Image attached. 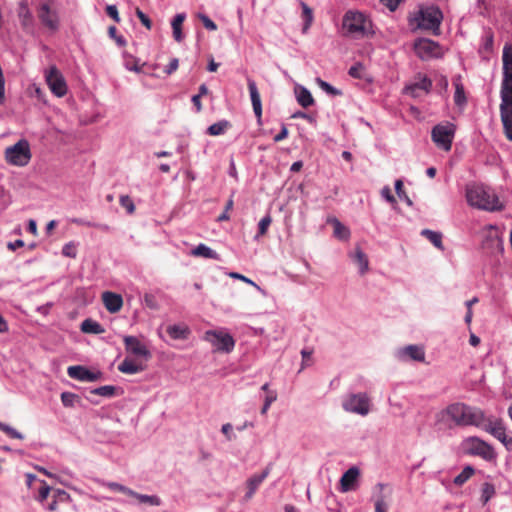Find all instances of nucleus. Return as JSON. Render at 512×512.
Here are the masks:
<instances>
[{
	"mask_svg": "<svg viewBox=\"0 0 512 512\" xmlns=\"http://www.w3.org/2000/svg\"><path fill=\"white\" fill-rule=\"evenodd\" d=\"M269 473L270 468L266 467L261 473L254 474L250 478H248L246 482L248 490L244 496L245 501H248L253 497L259 486L268 477Z\"/></svg>",
	"mask_w": 512,
	"mask_h": 512,
	"instance_id": "22",
	"label": "nucleus"
},
{
	"mask_svg": "<svg viewBox=\"0 0 512 512\" xmlns=\"http://www.w3.org/2000/svg\"><path fill=\"white\" fill-rule=\"evenodd\" d=\"M62 254L67 257L75 258L76 252L74 250V247L71 243H67L62 248Z\"/></svg>",
	"mask_w": 512,
	"mask_h": 512,
	"instance_id": "63",
	"label": "nucleus"
},
{
	"mask_svg": "<svg viewBox=\"0 0 512 512\" xmlns=\"http://www.w3.org/2000/svg\"><path fill=\"white\" fill-rule=\"evenodd\" d=\"M167 333L174 340H186L190 335V329L185 324H173L167 327Z\"/></svg>",
	"mask_w": 512,
	"mask_h": 512,
	"instance_id": "27",
	"label": "nucleus"
},
{
	"mask_svg": "<svg viewBox=\"0 0 512 512\" xmlns=\"http://www.w3.org/2000/svg\"><path fill=\"white\" fill-rule=\"evenodd\" d=\"M198 18L201 20V22H202L203 26H204L207 30H209V31H215V30H217V25H216V23H215L212 19H210L206 14H202V13H200V14L198 15Z\"/></svg>",
	"mask_w": 512,
	"mask_h": 512,
	"instance_id": "53",
	"label": "nucleus"
},
{
	"mask_svg": "<svg viewBox=\"0 0 512 512\" xmlns=\"http://www.w3.org/2000/svg\"><path fill=\"white\" fill-rule=\"evenodd\" d=\"M102 301L105 308L110 313L118 312L123 305V299L121 295L116 294L114 292L106 291L102 294Z\"/></svg>",
	"mask_w": 512,
	"mask_h": 512,
	"instance_id": "24",
	"label": "nucleus"
},
{
	"mask_svg": "<svg viewBox=\"0 0 512 512\" xmlns=\"http://www.w3.org/2000/svg\"><path fill=\"white\" fill-rule=\"evenodd\" d=\"M116 33H117V29H116V27H115V26H110V27L108 28V34H109V36H110L111 38L115 39V40H116V42H117V44H118L119 46H121V47H122V46H124V45L126 44V40L124 39V37H123V36H117V34H116Z\"/></svg>",
	"mask_w": 512,
	"mask_h": 512,
	"instance_id": "57",
	"label": "nucleus"
},
{
	"mask_svg": "<svg viewBox=\"0 0 512 512\" xmlns=\"http://www.w3.org/2000/svg\"><path fill=\"white\" fill-rule=\"evenodd\" d=\"M508 451H512V436L508 433L499 440Z\"/></svg>",
	"mask_w": 512,
	"mask_h": 512,
	"instance_id": "64",
	"label": "nucleus"
},
{
	"mask_svg": "<svg viewBox=\"0 0 512 512\" xmlns=\"http://www.w3.org/2000/svg\"><path fill=\"white\" fill-rule=\"evenodd\" d=\"M433 88L432 80L424 74L418 73L415 80L403 87L402 93L414 99L421 98L431 93Z\"/></svg>",
	"mask_w": 512,
	"mask_h": 512,
	"instance_id": "12",
	"label": "nucleus"
},
{
	"mask_svg": "<svg viewBox=\"0 0 512 512\" xmlns=\"http://www.w3.org/2000/svg\"><path fill=\"white\" fill-rule=\"evenodd\" d=\"M494 45V35L491 29L484 32L481 38V49L485 52H492Z\"/></svg>",
	"mask_w": 512,
	"mask_h": 512,
	"instance_id": "43",
	"label": "nucleus"
},
{
	"mask_svg": "<svg viewBox=\"0 0 512 512\" xmlns=\"http://www.w3.org/2000/svg\"><path fill=\"white\" fill-rule=\"evenodd\" d=\"M359 475L360 470L356 466H352L345 471L340 479V492L346 493L354 490L356 488Z\"/></svg>",
	"mask_w": 512,
	"mask_h": 512,
	"instance_id": "20",
	"label": "nucleus"
},
{
	"mask_svg": "<svg viewBox=\"0 0 512 512\" xmlns=\"http://www.w3.org/2000/svg\"><path fill=\"white\" fill-rule=\"evenodd\" d=\"M107 15L110 16L115 22L120 21L118 9L115 5H108L106 8Z\"/></svg>",
	"mask_w": 512,
	"mask_h": 512,
	"instance_id": "62",
	"label": "nucleus"
},
{
	"mask_svg": "<svg viewBox=\"0 0 512 512\" xmlns=\"http://www.w3.org/2000/svg\"><path fill=\"white\" fill-rule=\"evenodd\" d=\"M479 429L491 434L497 440H500L503 436L507 434L506 427L502 419L495 417L493 415L487 416L485 414L482 421V426H480Z\"/></svg>",
	"mask_w": 512,
	"mask_h": 512,
	"instance_id": "14",
	"label": "nucleus"
},
{
	"mask_svg": "<svg viewBox=\"0 0 512 512\" xmlns=\"http://www.w3.org/2000/svg\"><path fill=\"white\" fill-rule=\"evenodd\" d=\"M397 356L401 360H414L418 362L425 360V352L423 348L418 345H408L399 349Z\"/></svg>",
	"mask_w": 512,
	"mask_h": 512,
	"instance_id": "21",
	"label": "nucleus"
},
{
	"mask_svg": "<svg viewBox=\"0 0 512 512\" xmlns=\"http://www.w3.org/2000/svg\"><path fill=\"white\" fill-rule=\"evenodd\" d=\"M342 407L346 412L366 416L370 412L371 400L367 393H350L344 397Z\"/></svg>",
	"mask_w": 512,
	"mask_h": 512,
	"instance_id": "10",
	"label": "nucleus"
},
{
	"mask_svg": "<svg viewBox=\"0 0 512 512\" xmlns=\"http://www.w3.org/2000/svg\"><path fill=\"white\" fill-rule=\"evenodd\" d=\"M353 259L359 266V273L361 275L365 274L369 269V261L366 254L362 251L361 248H357L355 250Z\"/></svg>",
	"mask_w": 512,
	"mask_h": 512,
	"instance_id": "36",
	"label": "nucleus"
},
{
	"mask_svg": "<svg viewBox=\"0 0 512 512\" xmlns=\"http://www.w3.org/2000/svg\"><path fill=\"white\" fill-rule=\"evenodd\" d=\"M233 427L230 423H226L222 425L221 431L226 436L228 441H231L235 438V434L232 432Z\"/></svg>",
	"mask_w": 512,
	"mask_h": 512,
	"instance_id": "61",
	"label": "nucleus"
},
{
	"mask_svg": "<svg viewBox=\"0 0 512 512\" xmlns=\"http://www.w3.org/2000/svg\"><path fill=\"white\" fill-rule=\"evenodd\" d=\"M345 35L361 39L375 34L370 18L360 11L348 10L342 20Z\"/></svg>",
	"mask_w": 512,
	"mask_h": 512,
	"instance_id": "2",
	"label": "nucleus"
},
{
	"mask_svg": "<svg viewBox=\"0 0 512 512\" xmlns=\"http://www.w3.org/2000/svg\"><path fill=\"white\" fill-rule=\"evenodd\" d=\"M395 192L401 200H403L407 203L408 206H412L413 203H412L411 199L408 197V195L406 194V192L404 191L403 182L400 179L395 181Z\"/></svg>",
	"mask_w": 512,
	"mask_h": 512,
	"instance_id": "47",
	"label": "nucleus"
},
{
	"mask_svg": "<svg viewBox=\"0 0 512 512\" xmlns=\"http://www.w3.org/2000/svg\"><path fill=\"white\" fill-rule=\"evenodd\" d=\"M108 487L113 490V491H117V492H121V493H124L126 495H129V496H132L133 494V490L120 484V483H117V482H110L108 483Z\"/></svg>",
	"mask_w": 512,
	"mask_h": 512,
	"instance_id": "54",
	"label": "nucleus"
},
{
	"mask_svg": "<svg viewBox=\"0 0 512 512\" xmlns=\"http://www.w3.org/2000/svg\"><path fill=\"white\" fill-rule=\"evenodd\" d=\"M479 429L491 434L497 440H500L503 436L507 434L506 427L502 419L495 417L493 415L487 416L485 414L482 421V426H480Z\"/></svg>",
	"mask_w": 512,
	"mask_h": 512,
	"instance_id": "15",
	"label": "nucleus"
},
{
	"mask_svg": "<svg viewBox=\"0 0 512 512\" xmlns=\"http://www.w3.org/2000/svg\"><path fill=\"white\" fill-rule=\"evenodd\" d=\"M443 20V13L438 6L431 5L420 7L410 18L409 24L421 30H430L434 35L440 34V25Z\"/></svg>",
	"mask_w": 512,
	"mask_h": 512,
	"instance_id": "4",
	"label": "nucleus"
},
{
	"mask_svg": "<svg viewBox=\"0 0 512 512\" xmlns=\"http://www.w3.org/2000/svg\"><path fill=\"white\" fill-rule=\"evenodd\" d=\"M334 226V236L340 240H348L350 238V230L344 226L337 218L333 217L328 220Z\"/></svg>",
	"mask_w": 512,
	"mask_h": 512,
	"instance_id": "35",
	"label": "nucleus"
},
{
	"mask_svg": "<svg viewBox=\"0 0 512 512\" xmlns=\"http://www.w3.org/2000/svg\"><path fill=\"white\" fill-rule=\"evenodd\" d=\"M50 490H51L50 486H48L45 481H42V487L39 489V493L37 496L38 502L43 504L44 501L48 498Z\"/></svg>",
	"mask_w": 512,
	"mask_h": 512,
	"instance_id": "56",
	"label": "nucleus"
},
{
	"mask_svg": "<svg viewBox=\"0 0 512 512\" xmlns=\"http://www.w3.org/2000/svg\"><path fill=\"white\" fill-rule=\"evenodd\" d=\"M502 68L512 67V45L505 43L502 51Z\"/></svg>",
	"mask_w": 512,
	"mask_h": 512,
	"instance_id": "45",
	"label": "nucleus"
},
{
	"mask_svg": "<svg viewBox=\"0 0 512 512\" xmlns=\"http://www.w3.org/2000/svg\"><path fill=\"white\" fill-rule=\"evenodd\" d=\"M231 126L228 120H220L216 123H213L207 128V134L211 136H219L226 132V130Z\"/></svg>",
	"mask_w": 512,
	"mask_h": 512,
	"instance_id": "37",
	"label": "nucleus"
},
{
	"mask_svg": "<svg viewBox=\"0 0 512 512\" xmlns=\"http://www.w3.org/2000/svg\"><path fill=\"white\" fill-rule=\"evenodd\" d=\"M461 450L465 455L478 456L487 462L495 461L497 453L492 445L477 436H470L461 442Z\"/></svg>",
	"mask_w": 512,
	"mask_h": 512,
	"instance_id": "5",
	"label": "nucleus"
},
{
	"mask_svg": "<svg viewBox=\"0 0 512 512\" xmlns=\"http://www.w3.org/2000/svg\"><path fill=\"white\" fill-rule=\"evenodd\" d=\"M118 370L125 374H136L143 370V366L137 364L135 361L125 358L118 366Z\"/></svg>",
	"mask_w": 512,
	"mask_h": 512,
	"instance_id": "34",
	"label": "nucleus"
},
{
	"mask_svg": "<svg viewBox=\"0 0 512 512\" xmlns=\"http://www.w3.org/2000/svg\"><path fill=\"white\" fill-rule=\"evenodd\" d=\"M385 487L386 485L383 483H377L374 487L371 500L374 503L375 512H388L390 508V495L383 492Z\"/></svg>",
	"mask_w": 512,
	"mask_h": 512,
	"instance_id": "18",
	"label": "nucleus"
},
{
	"mask_svg": "<svg viewBox=\"0 0 512 512\" xmlns=\"http://www.w3.org/2000/svg\"><path fill=\"white\" fill-rule=\"evenodd\" d=\"M381 196H382L383 199H385L389 203H395L396 202L395 197L393 196L389 186H384L381 189Z\"/></svg>",
	"mask_w": 512,
	"mask_h": 512,
	"instance_id": "59",
	"label": "nucleus"
},
{
	"mask_svg": "<svg viewBox=\"0 0 512 512\" xmlns=\"http://www.w3.org/2000/svg\"><path fill=\"white\" fill-rule=\"evenodd\" d=\"M32 154L29 142L25 139L19 140L16 144L9 146L5 150V159L7 163L24 167L31 160Z\"/></svg>",
	"mask_w": 512,
	"mask_h": 512,
	"instance_id": "9",
	"label": "nucleus"
},
{
	"mask_svg": "<svg viewBox=\"0 0 512 512\" xmlns=\"http://www.w3.org/2000/svg\"><path fill=\"white\" fill-rule=\"evenodd\" d=\"M204 340L212 345L214 352L229 354L235 348V340L226 329L208 330L204 334Z\"/></svg>",
	"mask_w": 512,
	"mask_h": 512,
	"instance_id": "8",
	"label": "nucleus"
},
{
	"mask_svg": "<svg viewBox=\"0 0 512 512\" xmlns=\"http://www.w3.org/2000/svg\"><path fill=\"white\" fill-rule=\"evenodd\" d=\"M120 205L127 211L128 214H133L135 205L128 195H121L119 199Z\"/></svg>",
	"mask_w": 512,
	"mask_h": 512,
	"instance_id": "50",
	"label": "nucleus"
},
{
	"mask_svg": "<svg viewBox=\"0 0 512 512\" xmlns=\"http://www.w3.org/2000/svg\"><path fill=\"white\" fill-rule=\"evenodd\" d=\"M456 133V125L445 121L436 124L431 130V139L440 149L448 152L452 148V143Z\"/></svg>",
	"mask_w": 512,
	"mask_h": 512,
	"instance_id": "7",
	"label": "nucleus"
},
{
	"mask_svg": "<svg viewBox=\"0 0 512 512\" xmlns=\"http://www.w3.org/2000/svg\"><path fill=\"white\" fill-rule=\"evenodd\" d=\"M125 349L128 353L133 354L137 357H143L145 359L151 356L150 351L137 337L135 336H124Z\"/></svg>",
	"mask_w": 512,
	"mask_h": 512,
	"instance_id": "19",
	"label": "nucleus"
},
{
	"mask_svg": "<svg viewBox=\"0 0 512 512\" xmlns=\"http://www.w3.org/2000/svg\"><path fill=\"white\" fill-rule=\"evenodd\" d=\"M78 399L79 397L72 392L66 391L61 393V402L64 407H73Z\"/></svg>",
	"mask_w": 512,
	"mask_h": 512,
	"instance_id": "49",
	"label": "nucleus"
},
{
	"mask_svg": "<svg viewBox=\"0 0 512 512\" xmlns=\"http://www.w3.org/2000/svg\"><path fill=\"white\" fill-rule=\"evenodd\" d=\"M46 82L51 92L57 97H63L67 93V84L59 70L52 66L46 74Z\"/></svg>",
	"mask_w": 512,
	"mask_h": 512,
	"instance_id": "13",
	"label": "nucleus"
},
{
	"mask_svg": "<svg viewBox=\"0 0 512 512\" xmlns=\"http://www.w3.org/2000/svg\"><path fill=\"white\" fill-rule=\"evenodd\" d=\"M316 83L321 90H323L330 96H340L342 94L341 90L337 89L336 87L332 86L330 83L324 81L319 77L316 78Z\"/></svg>",
	"mask_w": 512,
	"mask_h": 512,
	"instance_id": "44",
	"label": "nucleus"
},
{
	"mask_svg": "<svg viewBox=\"0 0 512 512\" xmlns=\"http://www.w3.org/2000/svg\"><path fill=\"white\" fill-rule=\"evenodd\" d=\"M0 430L6 433L9 437L15 438V439H23L24 436L22 433L17 431L15 428L11 427L10 425L3 423L0 421Z\"/></svg>",
	"mask_w": 512,
	"mask_h": 512,
	"instance_id": "48",
	"label": "nucleus"
},
{
	"mask_svg": "<svg viewBox=\"0 0 512 512\" xmlns=\"http://www.w3.org/2000/svg\"><path fill=\"white\" fill-rule=\"evenodd\" d=\"M495 487L490 482H484L481 487V502L483 505L487 504L490 499L495 495Z\"/></svg>",
	"mask_w": 512,
	"mask_h": 512,
	"instance_id": "41",
	"label": "nucleus"
},
{
	"mask_svg": "<svg viewBox=\"0 0 512 512\" xmlns=\"http://www.w3.org/2000/svg\"><path fill=\"white\" fill-rule=\"evenodd\" d=\"M277 399V394L275 391H271L269 392L266 397H265V400H264V404L261 408V414L262 415H265L268 411V409L270 408L271 404L276 401Z\"/></svg>",
	"mask_w": 512,
	"mask_h": 512,
	"instance_id": "52",
	"label": "nucleus"
},
{
	"mask_svg": "<svg viewBox=\"0 0 512 512\" xmlns=\"http://www.w3.org/2000/svg\"><path fill=\"white\" fill-rule=\"evenodd\" d=\"M55 4L56 0H42L36 7L40 23L51 32L58 31L61 25L60 12L55 7Z\"/></svg>",
	"mask_w": 512,
	"mask_h": 512,
	"instance_id": "6",
	"label": "nucleus"
},
{
	"mask_svg": "<svg viewBox=\"0 0 512 512\" xmlns=\"http://www.w3.org/2000/svg\"><path fill=\"white\" fill-rule=\"evenodd\" d=\"M500 98V116L504 129V134L508 140L512 141V97Z\"/></svg>",
	"mask_w": 512,
	"mask_h": 512,
	"instance_id": "16",
	"label": "nucleus"
},
{
	"mask_svg": "<svg viewBox=\"0 0 512 512\" xmlns=\"http://www.w3.org/2000/svg\"><path fill=\"white\" fill-rule=\"evenodd\" d=\"M18 17H19L20 23L23 28H28V27L33 26V23H34L33 15L25 2H22L20 4V8L18 11Z\"/></svg>",
	"mask_w": 512,
	"mask_h": 512,
	"instance_id": "33",
	"label": "nucleus"
},
{
	"mask_svg": "<svg viewBox=\"0 0 512 512\" xmlns=\"http://www.w3.org/2000/svg\"><path fill=\"white\" fill-rule=\"evenodd\" d=\"M191 254L193 256L203 257L206 259H214V260L219 259V254L215 250H213L212 248H210L209 246H207L203 243H200L199 245H197L192 250Z\"/></svg>",
	"mask_w": 512,
	"mask_h": 512,
	"instance_id": "32",
	"label": "nucleus"
},
{
	"mask_svg": "<svg viewBox=\"0 0 512 512\" xmlns=\"http://www.w3.org/2000/svg\"><path fill=\"white\" fill-rule=\"evenodd\" d=\"M296 98L299 105L303 108H308L314 104V99L311 92L304 86H297L295 88Z\"/></svg>",
	"mask_w": 512,
	"mask_h": 512,
	"instance_id": "28",
	"label": "nucleus"
},
{
	"mask_svg": "<svg viewBox=\"0 0 512 512\" xmlns=\"http://www.w3.org/2000/svg\"><path fill=\"white\" fill-rule=\"evenodd\" d=\"M447 416L457 426H482L485 412L477 407H472L464 403H453L445 410Z\"/></svg>",
	"mask_w": 512,
	"mask_h": 512,
	"instance_id": "3",
	"label": "nucleus"
},
{
	"mask_svg": "<svg viewBox=\"0 0 512 512\" xmlns=\"http://www.w3.org/2000/svg\"><path fill=\"white\" fill-rule=\"evenodd\" d=\"M465 196L470 206L481 210L499 211L503 208L496 193L482 184H468Z\"/></svg>",
	"mask_w": 512,
	"mask_h": 512,
	"instance_id": "1",
	"label": "nucleus"
},
{
	"mask_svg": "<svg viewBox=\"0 0 512 512\" xmlns=\"http://www.w3.org/2000/svg\"><path fill=\"white\" fill-rule=\"evenodd\" d=\"M299 5L302 8V33L306 34L314 21V15L312 9L304 1L300 0Z\"/></svg>",
	"mask_w": 512,
	"mask_h": 512,
	"instance_id": "31",
	"label": "nucleus"
},
{
	"mask_svg": "<svg viewBox=\"0 0 512 512\" xmlns=\"http://www.w3.org/2000/svg\"><path fill=\"white\" fill-rule=\"evenodd\" d=\"M185 19H186L185 13H178L174 16V18L171 21L173 38L177 42H181L184 38V35L182 33V24Z\"/></svg>",
	"mask_w": 512,
	"mask_h": 512,
	"instance_id": "29",
	"label": "nucleus"
},
{
	"mask_svg": "<svg viewBox=\"0 0 512 512\" xmlns=\"http://www.w3.org/2000/svg\"><path fill=\"white\" fill-rule=\"evenodd\" d=\"M136 15L139 18L140 22L147 28L151 29L152 22L150 18L139 8L136 9Z\"/></svg>",
	"mask_w": 512,
	"mask_h": 512,
	"instance_id": "58",
	"label": "nucleus"
},
{
	"mask_svg": "<svg viewBox=\"0 0 512 512\" xmlns=\"http://www.w3.org/2000/svg\"><path fill=\"white\" fill-rule=\"evenodd\" d=\"M364 69V66L362 63L357 62L356 64L352 65L349 70L348 74L354 79H363L362 71Z\"/></svg>",
	"mask_w": 512,
	"mask_h": 512,
	"instance_id": "51",
	"label": "nucleus"
},
{
	"mask_svg": "<svg viewBox=\"0 0 512 512\" xmlns=\"http://www.w3.org/2000/svg\"><path fill=\"white\" fill-rule=\"evenodd\" d=\"M132 497L136 498L141 503H147L151 506H160L162 504L161 498L157 495H146L133 491Z\"/></svg>",
	"mask_w": 512,
	"mask_h": 512,
	"instance_id": "40",
	"label": "nucleus"
},
{
	"mask_svg": "<svg viewBox=\"0 0 512 512\" xmlns=\"http://www.w3.org/2000/svg\"><path fill=\"white\" fill-rule=\"evenodd\" d=\"M67 374L73 379L86 382L97 381L102 376L100 371L93 372L81 365L69 366L67 369Z\"/></svg>",
	"mask_w": 512,
	"mask_h": 512,
	"instance_id": "17",
	"label": "nucleus"
},
{
	"mask_svg": "<svg viewBox=\"0 0 512 512\" xmlns=\"http://www.w3.org/2000/svg\"><path fill=\"white\" fill-rule=\"evenodd\" d=\"M178 66H179V60L177 58H172L170 60L169 64L165 67L164 72L167 75H170L178 69Z\"/></svg>",
	"mask_w": 512,
	"mask_h": 512,
	"instance_id": "60",
	"label": "nucleus"
},
{
	"mask_svg": "<svg viewBox=\"0 0 512 512\" xmlns=\"http://www.w3.org/2000/svg\"><path fill=\"white\" fill-rule=\"evenodd\" d=\"M80 329L83 333L95 334V335L102 334L105 332V329L103 328V326L99 322H97L91 318L85 319L81 323Z\"/></svg>",
	"mask_w": 512,
	"mask_h": 512,
	"instance_id": "30",
	"label": "nucleus"
},
{
	"mask_svg": "<svg viewBox=\"0 0 512 512\" xmlns=\"http://www.w3.org/2000/svg\"><path fill=\"white\" fill-rule=\"evenodd\" d=\"M500 97H512V67L502 68Z\"/></svg>",
	"mask_w": 512,
	"mask_h": 512,
	"instance_id": "26",
	"label": "nucleus"
},
{
	"mask_svg": "<svg viewBox=\"0 0 512 512\" xmlns=\"http://www.w3.org/2000/svg\"><path fill=\"white\" fill-rule=\"evenodd\" d=\"M233 198L232 196L227 200L224 211L218 216L217 221H227L229 220V214L228 212L233 208Z\"/></svg>",
	"mask_w": 512,
	"mask_h": 512,
	"instance_id": "55",
	"label": "nucleus"
},
{
	"mask_svg": "<svg viewBox=\"0 0 512 512\" xmlns=\"http://www.w3.org/2000/svg\"><path fill=\"white\" fill-rule=\"evenodd\" d=\"M414 52L423 61L442 58L443 52L438 42L420 38L414 43Z\"/></svg>",
	"mask_w": 512,
	"mask_h": 512,
	"instance_id": "11",
	"label": "nucleus"
},
{
	"mask_svg": "<svg viewBox=\"0 0 512 512\" xmlns=\"http://www.w3.org/2000/svg\"><path fill=\"white\" fill-rule=\"evenodd\" d=\"M118 390L119 388L114 385H105L92 389L91 393L105 398H112L117 394Z\"/></svg>",
	"mask_w": 512,
	"mask_h": 512,
	"instance_id": "39",
	"label": "nucleus"
},
{
	"mask_svg": "<svg viewBox=\"0 0 512 512\" xmlns=\"http://www.w3.org/2000/svg\"><path fill=\"white\" fill-rule=\"evenodd\" d=\"M452 82L455 87L454 103L457 107L463 108L467 104V97H466L464 85L462 83V76L460 74L455 75L453 77Z\"/></svg>",
	"mask_w": 512,
	"mask_h": 512,
	"instance_id": "25",
	"label": "nucleus"
},
{
	"mask_svg": "<svg viewBox=\"0 0 512 512\" xmlns=\"http://www.w3.org/2000/svg\"><path fill=\"white\" fill-rule=\"evenodd\" d=\"M271 222H272V218L269 214H267L261 218V220L258 223V233L255 236V239H257L259 236L266 234Z\"/></svg>",
	"mask_w": 512,
	"mask_h": 512,
	"instance_id": "46",
	"label": "nucleus"
},
{
	"mask_svg": "<svg viewBox=\"0 0 512 512\" xmlns=\"http://www.w3.org/2000/svg\"><path fill=\"white\" fill-rule=\"evenodd\" d=\"M475 470L472 466L467 465L463 470L454 478L453 483L457 486H462L473 474Z\"/></svg>",
	"mask_w": 512,
	"mask_h": 512,
	"instance_id": "42",
	"label": "nucleus"
},
{
	"mask_svg": "<svg viewBox=\"0 0 512 512\" xmlns=\"http://www.w3.org/2000/svg\"><path fill=\"white\" fill-rule=\"evenodd\" d=\"M247 85H248V90H249L254 114L257 117L258 122H260L261 117H262V103H261V97H260L256 82L253 79L248 78Z\"/></svg>",
	"mask_w": 512,
	"mask_h": 512,
	"instance_id": "23",
	"label": "nucleus"
},
{
	"mask_svg": "<svg viewBox=\"0 0 512 512\" xmlns=\"http://www.w3.org/2000/svg\"><path fill=\"white\" fill-rule=\"evenodd\" d=\"M427 238L436 248L443 250L442 234L430 229H423L420 233Z\"/></svg>",
	"mask_w": 512,
	"mask_h": 512,
	"instance_id": "38",
	"label": "nucleus"
}]
</instances>
